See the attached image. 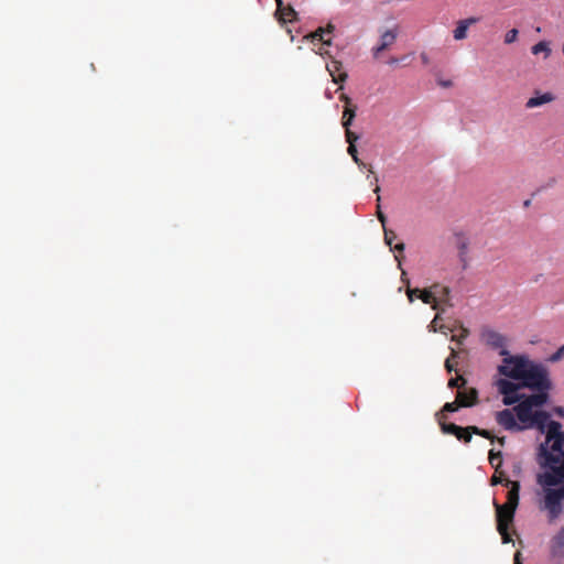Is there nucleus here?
I'll return each instance as SVG.
<instances>
[{
	"label": "nucleus",
	"mask_w": 564,
	"mask_h": 564,
	"mask_svg": "<svg viewBox=\"0 0 564 564\" xmlns=\"http://www.w3.org/2000/svg\"><path fill=\"white\" fill-rule=\"evenodd\" d=\"M519 31L518 29H511L509 30L505 35V43L511 44L513 43L518 37Z\"/></svg>",
	"instance_id": "obj_20"
},
{
	"label": "nucleus",
	"mask_w": 564,
	"mask_h": 564,
	"mask_svg": "<svg viewBox=\"0 0 564 564\" xmlns=\"http://www.w3.org/2000/svg\"><path fill=\"white\" fill-rule=\"evenodd\" d=\"M457 384H458V380H457L456 378H451V379L448 380V387H449L451 389L456 388V387H457Z\"/></svg>",
	"instance_id": "obj_31"
},
{
	"label": "nucleus",
	"mask_w": 564,
	"mask_h": 564,
	"mask_svg": "<svg viewBox=\"0 0 564 564\" xmlns=\"http://www.w3.org/2000/svg\"><path fill=\"white\" fill-rule=\"evenodd\" d=\"M531 52L532 54L534 55H538L540 53H544L545 54V57H549L550 54H551V48H550V44L549 42L546 41H540L538 42L536 44H534L532 47H531Z\"/></svg>",
	"instance_id": "obj_13"
},
{
	"label": "nucleus",
	"mask_w": 564,
	"mask_h": 564,
	"mask_svg": "<svg viewBox=\"0 0 564 564\" xmlns=\"http://www.w3.org/2000/svg\"><path fill=\"white\" fill-rule=\"evenodd\" d=\"M550 554L553 557H564V525L551 539Z\"/></svg>",
	"instance_id": "obj_8"
},
{
	"label": "nucleus",
	"mask_w": 564,
	"mask_h": 564,
	"mask_svg": "<svg viewBox=\"0 0 564 564\" xmlns=\"http://www.w3.org/2000/svg\"><path fill=\"white\" fill-rule=\"evenodd\" d=\"M553 412H554L557 416H560V417H564V406H560V405H557V406H555V408L553 409Z\"/></svg>",
	"instance_id": "obj_27"
},
{
	"label": "nucleus",
	"mask_w": 564,
	"mask_h": 564,
	"mask_svg": "<svg viewBox=\"0 0 564 564\" xmlns=\"http://www.w3.org/2000/svg\"><path fill=\"white\" fill-rule=\"evenodd\" d=\"M335 26L333 24H328L326 28H318L314 33L310 35H304L303 40H308L313 44H316L317 42H321L324 45L330 46L332 40L325 39V35H329L334 32Z\"/></svg>",
	"instance_id": "obj_6"
},
{
	"label": "nucleus",
	"mask_w": 564,
	"mask_h": 564,
	"mask_svg": "<svg viewBox=\"0 0 564 564\" xmlns=\"http://www.w3.org/2000/svg\"><path fill=\"white\" fill-rule=\"evenodd\" d=\"M530 205H531V199L524 200V203H523L524 207H529Z\"/></svg>",
	"instance_id": "obj_37"
},
{
	"label": "nucleus",
	"mask_w": 564,
	"mask_h": 564,
	"mask_svg": "<svg viewBox=\"0 0 564 564\" xmlns=\"http://www.w3.org/2000/svg\"><path fill=\"white\" fill-rule=\"evenodd\" d=\"M489 462L492 468H495L496 471H499L500 467L502 466V453L500 451L495 452L491 449L489 452Z\"/></svg>",
	"instance_id": "obj_14"
},
{
	"label": "nucleus",
	"mask_w": 564,
	"mask_h": 564,
	"mask_svg": "<svg viewBox=\"0 0 564 564\" xmlns=\"http://www.w3.org/2000/svg\"><path fill=\"white\" fill-rule=\"evenodd\" d=\"M436 82L443 88H449L453 85V82L451 79L437 78Z\"/></svg>",
	"instance_id": "obj_26"
},
{
	"label": "nucleus",
	"mask_w": 564,
	"mask_h": 564,
	"mask_svg": "<svg viewBox=\"0 0 564 564\" xmlns=\"http://www.w3.org/2000/svg\"><path fill=\"white\" fill-rule=\"evenodd\" d=\"M513 564H522V561H521V553L520 552H517L514 554V563Z\"/></svg>",
	"instance_id": "obj_32"
},
{
	"label": "nucleus",
	"mask_w": 564,
	"mask_h": 564,
	"mask_svg": "<svg viewBox=\"0 0 564 564\" xmlns=\"http://www.w3.org/2000/svg\"><path fill=\"white\" fill-rule=\"evenodd\" d=\"M481 340L492 350H497L503 358V354H511L507 347L508 339L505 335L492 328H485L480 334Z\"/></svg>",
	"instance_id": "obj_4"
},
{
	"label": "nucleus",
	"mask_w": 564,
	"mask_h": 564,
	"mask_svg": "<svg viewBox=\"0 0 564 564\" xmlns=\"http://www.w3.org/2000/svg\"><path fill=\"white\" fill-rule=\"evenodd\" d=\"M355 110L350 108H346L343 116V127L345 130H349V127L351 126L354 119H355Z\"/></svg>",
	"instance_id": "obj_16"
},
{
	"label": "nucleus",
	"mask_w": 564,
	"mask_h": 564,
	"mask_svg": "<svg viewBox=\"0 0 564 564\" xmlns=\"http://www.w3.org/2000/svg\"><path fill=\"white\" fill-rule=\"evenodd\" d=\"M348 154L352 158V160L355 161V163H357L360 167H365V163L361 162L358 158V153H357V148L355 144H350L348 145Z\"/></svg>",
	"instance_id": "obj_18"
},
{
	"label": "nucleus",
	"mask_w": 564,
	"mask_h": 564,
	"mask_svg": "<svg viewBox=\"0 0 564 564\" xmlns=\"http://www.w3.org/2000/svg\"><path fill=\"white\" fill-rule=\"evenodd\" d=\"M384 240H386V243L388 246H390L391 251L397 250V251L401 252L404 250L403 243L395 245L394 248L392 247V238L389 236V232L386 229H384Z\"/></svg>",
	"instance_id": "obj_19"
},
{
	"label": "nucleus",
	"mask_w": 564,
	"mask_h": 564,
	"mask_svg": "<svg viewBox=\"0 0 564 564\" xmlns=\"http://www.w3.org/2000/svg\"><path fill=\"white\" fill-rule=\"evenodd\" d=\"M505 440H506V437H500V438H498V442H499L501 445H503V444H505Z\"/></svg>",
	"instance_id": "obj_39"
},
{
	"label": "nucleus",
	"mask_w": 564,
	"mask_h": 564,
	"mask_svg": "<svg viewBox=\"0 0 564 564\" xmlns=\"http://www.w3.org/2000/svg\"><path fill=\"white\" fill-rule=\"evenodd\" d=\"M315 54H318V55H321L322 57L329 56L328 51H323V50H319L318 52H315Z\"/></svg>",
	"instance_id": "obj_34"
},
{
	"label": "nucleus",
	"mask_w": 564,
	"mask_h": 564,
	"mask_svg": "<svg viewBox=\"0 0 564 564\" xmlns=\"http://www.w3.org/2000/svg\"><path fill=\"white\" fill-rule=\"evenodd\" d=\"M564 356V345L561 346L554 354H552L549 358L550 361L555 362L558 361Z\"/></svg>",
	"instance_id": "obj_24"
},
{
	"label": "nucleus",
	"mask_w": 564,
	"mask_h": 564,
	"mask_svg": "<svg viewBox=\"0 0 564 564\" xmlns=\"http://www.w3.org/2000/svg\"><path fill=\"white\" fill-rule=\"evenodd\" d=\"M441 430L444 434H452L457 437V440L469 443L473 436V433L479 434L486 438H491V434L489 431H482L478 427H462L455 423H445L440 421Z\"/></svg>",
	"instance_id": "obj_3"
},
{
	"label": "nucleus",
	"mask_w": 564,
	"mask_h": 564,
	"mask_svg": "<svg viewBox=\"0 0 564 564\" xmlns=\"http://www.w3.org/2000/svg\"><path fill=\"white\" fill-rule=\"evenodd\" d=\"M284 26L293 21L297 20V12L291 6L284 4Z\"/></svg>",
	"instance_id": "obj_15"
},
{
	"label": "nucleus",
	"mask_w": 564,
	"mask_h": 564,
	"mask_svg": "<svg viewBox=\"0 0 564 564\" xmlns=\"http://www.w3.org/2000/svg\"><path fill=\"white\" fill-rule=\"evenodd\" d=\"M403 59H404V58L399 59V58H397V57H392V58H390V59H389L388 64H389V65H397V64H399V63H400V61H403Z\"/></svg>",
	"instance_id": "obj_33"
},
{
	"label": "nucleus",
	"mask_w": 564,
	"mask_h": 564,
	"mask_svg": "<svg viewBox=\"0 0 564 564\" xmlns=\"http://www.w3.org/2000/svg\"><path fill=\"white\" fill-rule=\"evenodd\" d=\"M477 21H478L477 18H467V19L460 20L457 23V26L455 28V30L453 31L454 39L456 41L464 40L467 36L468 28L471 24L476 23Z\"/></svg>",
	"instance_id": "obj_10"
},
{
	"label": "nucleus",
	"mask_w": 564,
	"mask_h": 564,
	"mask_svg": "<svg viewBox=\"0 0 564 564\" xmlns=\"http://www.w3.org/2000/svg\"><path fill=\"white\" fill-rule=\"evenodd\" d=\"M398 37V28H393L390 30H386L380 35L379 44L372 48L373 55L377 56L380 52L384 51L387 47H389L391 44L394 43V41Z\"/></svg>",
	"instance_id": "obj_7"
},
{
	"label": "nucleus",
	"mask_w": 564,
	"mask_h": 564,
	"mask_svg": "<svg viewBox=\"0 0 564 564\" xmlns=\"http://www.w3.org/2000/svg\"><path fill=\"white\" fill-rule=\"evenodd\" d=\"M326 68L335 83L344 80L347 77L346 74H340L338 77L335 75L336 72H338L340 68V63H338L337 61H332V63L326 65Z\"/></svg>",
	"instance_id": "obj_12"
},
{
	"label": "nucleus",
	"mask_w": 564,
	"mask_h": 564,
	"mask_svg": "<svg viewBox=\"0 0 564 564\" xmlns=\"http://www.w3.org/2000/svg\"><path fill=\"white\" fill-rule=\"evenodd\" d=\"M441 319V314L437 313L434 317V319L431 322V324L427 326L429 332L436 333L441 332L446 334L447 330H451L447 326L441 325L440 327L436 326V322Z\"/></svg>",
	"instance_id": "obj_17"
},
{
	"label": "nucleus",
	"mask_w": 564,
	"mask_h": 564,
	"mask_svg": "<svg viewBox=\"0 0 564 564\" xmlns=\"http://www.w3.org/2000/svg\"><path fill=\"white\" fill-rule=\"evenodd\" d=\"M494 381L502 404L511 406L496 413L497 423L507 432L535 429L544 435L535 462L540 468L535 481L539 509L549 523L564 512V431L561 422L543 410L550 402L553 383L547 367L527 354H503Z\"/></svg>",
	"instance_id": "obj_1"
},
{
	"label": "nucleus",
	"mask_w": 564,
	"mask_h": 564,
	"mask_svg": "<svg viewBox=\"0 0 564 564\" xmlns=\"http://www.w3.org/2000/svg\"><path fill=\"white\" fill-rule=\"evenodd\" d=\"M378 219L381 221V224L384 226L386 224V216L382 213L378 214Z\"/></svg>",
	"instance_id": "obj_35"
},
{
	"label": "nucleus",
	"mask_w": 564,
	"mask_h": 564,
	"mask_svg": "<svg viewBox=\"0 0 564 564\" xmlns=\"http://www.w3.org/2000/svg\"><path fill=\"white\" fill-rule=\"evenodd\" d=\"M458 238V258L462 263L463 270H466L468 267V240L464 238L462 234L456 235Z\"/></svg>",
	"instance_id": "obj_11"
},
{
	"label": "nucleus",
	"mask_w": 564,
	"mask_h": 564,
	"mask_svg": "<svg viewBox=\"0 0 564 564\" xmlns=\"http://www.w3.org/2000/svg\"><path fill=\"white\" fill-rule=\"evenodd\" d=\"M468 335L466 329H463L462 338H457L456 336H452V340H457L458 344H462L463 339Z\"/></svg>",
	"instance_id": "obj_30"
},
{
	"label": "nucleus",
	"mask_w": 564,
	"mask_h": 564,
	"mask_svg": "<svg viewBox=\"0 0 564 564\" xmlns=\"http://www.w3.org/2000/svg\"><path fill=\"white\" fill-rule=\"evenodd\" d=\"M276 9L274 11V18L282 25V0H275Z\"/></svg>",
	"instance_id": "obj_23"
},
{
	"label": "nucleus",
	"mask_w": 564,
	"mask_h": 564,
	"mask_svg": "<svg viewBox=\"0 0 564 564\" xmlns=\"http://www.w3.org/2000/svg\"><path fill=\"white\" fill-rule=\"evenodd\" d=\"M457 357V351L454 348H451V356L445 360V368L447 372L454 371V365L452 364V358Z\"/></svg>",
	"instance_id": "obj_21"
},
{
	"label": "nucleus",
	"mask_w": 564,
	"mask_h": 564,
	"mask_svg": "<svg viewBox=\"0 0 564 564\" xmlns=\"http://www.w3.org/2000/svg\"><path fill=\"white\" fill-rule=\"evenodd\" d=\"M459 406L460 405L457 402H447L444 404L442 412L443 413H454V412L458 411Z\"/></svg>",
	"instance_id": "obj_22"
},
{
	"label": "nucleus",
	"mask_w": 564,
	"mask_h": 564,
	"mask_svg": "<svg viewBox=\"0 0 564 564\" xmlns=\"http://www.w3.org/2000/svg\"><path fill=\"white\" fill-rule=\"evenodd\" d=\"M420 58H421V61H422V63H423L424 65H429V63H430V57H429V55H427L425 52H422V53L420 54Z\"/></svg>",
	"instance_id": "obj_28"
},
{
	"label": "nucleus",
	"mask_w": 564,
	"mask_h": 564,
	"mask_svg": "<svg viewBox=\"0 0 564 564\" xmlns=\"http://www.w3.org/2000/svg\"><path fill=\"white\" fill-rule=\"evenodd\" d=\"M436 289H437L436 285L431 288L430 290H424L422 292L419 289H416V290L409 289L406 292V295H408L409 301L412 303L414 301V294L416 292H419L420 293L417 295L419 299H421L426 304H432L433 310H437L438 302L436 301V297H435Z\"/></svg>",
	"instance_id": "obj_5"
},
{
	"label": "nucleus",
	"mask_w": 564,
	"mask_h": 564,
	"mask_svg": "<svg viewBox=\"0 0 564 564\" xmlns=\"http://www.w3.org/2000/svg\"><path fill=\"white\" fill-rule=\"evenodd\" d=\"M471 403H464V406H470Z\"/></svg>",
	"instance_id": "obj_40"
},
{
	"label": "nucleus",
	"mask_w": 564,
	"mask_h": 564,
	"mask_svg": "<svg viewBox=\"0 0 564 564\" xmlns=\"http://www.w3.org/2000/svg\"><path fill=\"white\" fill-rule=\"evenodd\" d=\"M554 99H555V96L552 93H550V91L540 93L536 90L534 93V96L529 98L528 101L525 102V108L533 109L536 107H541L545 104L552 102Z\"/></svg>",
	"instance_id": "obj_9"
},
{
	"label": "nucleus",
	"mask_w": 564,
	"mask_h": 564,
	"mask_svg": "<svg viewBox=\"0 0 564 564\" xmlns=\"http://www.w3.org/2000/svg\"><path fill=\"white\" fill-rule=\"evenodd\" d=\"M325 96H326L328 99H330V98H332V93H330L329 90H326V91H325Z\"/></svg>",
	"instance_id": "obj_38"
},
{
	"label": "nucleus",
	"mask_w": 564,
	"mask_h": 564,
	"mask_svg": "<svg viewBox=\"0 0 564 564\" xmlns=\"http://www.w3.org/2000/svg\"><path fill=\"white\" fill-rule=\"evenodd\" d=\"M513 473L516 476H519L521 474V464L519 462L513 464Z\"/></svg>",
	"instance_id": "obj_29"
},
{
	"label": "nucleus",
	"mask_w": 564,
	"mask_h": 564,
	"mask_svg": "<svg viewBox=\"0 0 564 564\" xmlns=\"http://www.w3.org/2000/svg\"><path fill=\"white\" fill-rule=\"evenodd\" d=\"M284 31L291 35V41H294V35L292 34V30L290 28H284Z\"/></svg>",
	"instance_id": "obj_36"
},
{
	"label": "nucleus",
	"mask_w": 564,
	"mask_h": 564,
	"mask_svg": "<svg viewBox=\"0 0 564 564\" xmlns=\"http://www.w3.org/2000/svg\"><path fill=\"white\" fill-rule=\"evenodd\" d=\"M503 485L508 488L507 503L500 505L494 501L496 508L497 530L501 535L503 544L512 541L509 534V525L513 522L516 510L520 500L521 485L519 480H511L506 478L502 473L499 477L492 478V485Z\"/></svg>",
	"instance_id": "obj_2"
},
{
	"label": "nucleus",
	"mask_w": 564,
	"mask_h": 564,
	"mask_svg": "<svg viewBox=\"0 0 564 564\" xmlns=\"http://www.w3.org/2000/svg\"><path fill=\"white\" fill-rule=\"evenodd\" d=\"M358 135L351 132L350 130H346V141L350 144H354L356 140H358Z\"/></svg>",
	"instance_id": "obj_25"
}]
</instances>
